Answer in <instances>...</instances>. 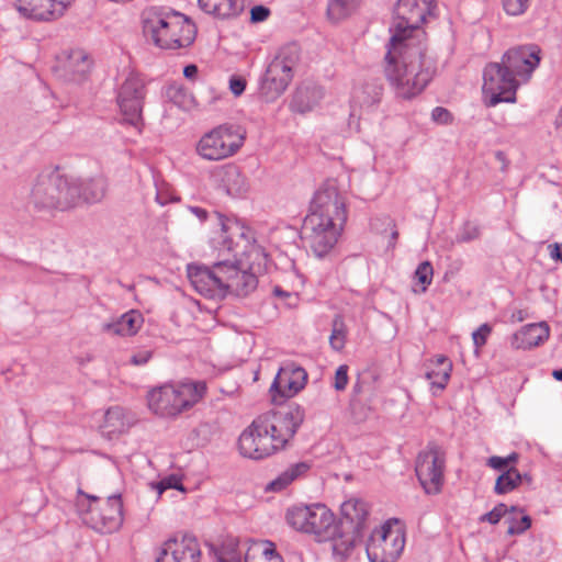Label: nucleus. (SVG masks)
<instances>
[{
	"instance_id": "f257e3e1",
	"label": "nucleus",
	"mask_w": 562,
	"mask_h": 562,
	"mask_svg": "<svg viewBox=\"0 0 562 562\" xmlns=\"http://www.w3.org/2000/svg\"><path fill=\"white\" fill-rule=\"evenodd\" d=\"M435 0H398L394 9L391 38L384 57V75L395 94L412 99L431 81L436 64L423 43L414 42L427 16H434Z\"/></svg>"
},
{
	"instance_id": "f03ea898",
	"label": "nucleus",
	"mask_w": 562,
	"mask_h": 562,
	"mask_svg": "<svg viewBox=\"0 0 562 562\" xmlns=\"http://www.w3.org/2000/svg\"><path fill=\"white\" fill-rule=\"evenodd\" d=\"M347 217L345 198L335 184L326 183L315 193L303 229L317 257L326 256L335 247Z\"/></svg>"
},
{
	"instance_id": "7ed1b4c3",
	"label": "nucleus",
	"mask_w": 562,
	"mask_h": 562,
	"mask_svg": "<svg viewBox=\"0 0 562 562\" xmlns=\"http://www.w3.org/2000/svg\"><path fill=\"white\" fill-rule=\"evenodd\" d=\"M235 235L240 238L244 237L243 228L239 227L238 224L222 223V248L218 249L220 254L222 256H224L225 252L228 255L232 254L234 258V261L228 257L222 259L221 282L223 296L228 293L236 296H247L251 293L258 284L256 272L259 271L261 265H265L267 261V254H265L263 249L252 245L246 254L249 259L254 257L258 262L256 263L255 260H251L247 269H245L243 262L236 259L238 255V243L234 241Z\"/></svg>"
},
{
	"instance_id": "20e7f679",
	"label": "nucleus",
	"mask_w": 562,
	"mask_h": 562,
	"mask_svg": "<svg viewBox=\"0 0 562 562\" xmlns=\"http://www.w3.org/2000/svg\"><path fill=\"white\" fill-rule=\"evenodd\" d=\"M143 32L159 48L180 49L195 40L196 27L184 15L172 12H151L143 20Z\"/></svg>"
},
{
	"instance_id": "39448f33",
	"label": "nucleus",
	"mask_w": 562,
	"mask_h": 562,
	"mask_svg": "<svg viewBox=\"0 0 562 562\" xmlns=\"http://www.w3.org/2000/svg\"><path fill=\"white\" fill-rule=\"evenodd\" d=\"M305 418V411L297 404L283 411H270L252 420V430L260 434L262 446L272 456L282 450L294 437Z\"/></svg>"
},
{
	"instance_id": "423d86ee",
	"label": "nucleus",
	"mask_w": 562,
	"mask_h": 562,
	"mask_svg": "<svg viewBox=\"0 0 562 562\" xmlns=\"http://www.w3.org/2000/svg\"><path fill=\"white\" fill-rule=\"evenodd\" d=\"M206 390L204 381L165 384L148 392V407L158 416L175 417L199 403L206 394Z\"/></svg>"
},
{
	"instance_id": "0eeeda50",
	"label": "nucleus",
	"mask_w": 562,
	"mask_h": 562,
	"mask_svg": "<svg viewBox=\"0 0 562 562\" xmlns=\"http://www.w3.org/2000/svg\"><path fill=\"white\" fill-rule=\"evenodd\" d=\"M76 178L57 171L37 177L31 190V203L37 210L67 211L79 203Z\"/></svg>"
},
{
	"instance_id": "6e6552de",
	"label": "nucleus",
	"mask_w": 562,
	"mask_h": 562,
	"mask_svg": "<svg viewBox=\"0 0 562 562\" xmlns=\"http://www.w3.org/2000/svg\"><path fill=\"white\" fill-rule=\"evenodd\" d=\"M286 522L296 531L314 535L319 542H326L336 532L337 519L324 504H297L288 508Z\"/></svg>"
},
{
	"instance_id": "1a4fd4ad",
	"label": "nucleus",
	"mask_w": 562,
	"mask_h": 562,
	"mask_svg": "<svg viewBox=\"0 0 562 562\" xmlns=\"http://www.w3.org/2000/svg\"><path fill=\"white\" fill-rule=\"evenodd\" d=\"M79 493L89 501L87 509H82L83 503L78 501V508L85 524L98 532L112 533L117 531L123 524V503L121 495L108 496L100 502L99 497Z\"/></svg>"
},
{
	"instance_id": "9d476101",
	"label": "nucleus",
	"mask_w": 562,
	"mask_h": 562,
	"mask_svg": "<svg viewBox=\"0 0 562 562\" xmlns=\"http://www.w3.org/2000/svg\"><path fill=\"white\" fill-rule=\"evenodd\" d=\"M244 140L245 133L239 126L223 124L201 137L196 151L203 159L222 160L237 153Z\"/></svg>"
},
{
	"instance_id": "9b49d317",
	"label": "nucleus",
	"mask_w": 562,
	"mask_h": 562,
	"mask_svg": "<svg viewBox=\"0 0 562 562\" xmlns=\"http://www.w3.org/2000/svg\"><path fill=\"white\" fill-rule=\"evenodd\" d=\"M518 87V80L502 61L490 63L485 66L483 70V92L490 95L488 105L515 102Z\"/></svg>"
},
{
	"instance_id": "f8f14e48",
	"label": "nucleus",
	"mask_w": 562,
	"mask_h": 562,
	"mask_svg": "<svg viewBox=\"0 0 562 562\" xmlns=\"http://www.w3.org/2000/svg\"><path fill=\"white\" fill-rule=\"evenodd\" d=\"M404 547V532L394 529L390 524H384L372 531L366 551L370 562H395Z\"/></svg>"
},
{
	"instance_id": "ddd939ff",
	"label": "nucleus",
	"mask_w": 562,
	"mask_h": 562,
	"mask_svg": "<svg viewBox=\"0 0 562 562\" xmlns=\"http://www.w3.org/2000/svg\"><path fill=\"white\" fill-rule=\"evenodd\" d=\"M445 458L440 448L429 443L416 460V475L427 494H437L441 491L443 482Z\"/></svg>"
},
{
	"instance_id": "4468645a",
	"label": "nucleus",
	"mask_w": 562,
	"mask_h": 562,
	"mask_svg": "<svg viewBox=\"0 0 562 562\" xmlns=\"http://www.w3.org/2000/svg\"><path fill=\"white\" fill-rule=\"evenodd\" d=\"M145 95V83L139 76L134 74L125 79L119 90L117 104L121 113L124 120L133 126H137L142 121Z\"/></svg>"
},
{
	"instance_id": "2eb2a0df",
	"label": "nucleus",
	"mask_w": 562,
	"mask_h": 562,
	"mask_svg": "<svg viewBox=\"0 0 562 562\" xmlns=\"http://www.w3.org/2000/svg\"><path fill=\"white\" fill-rule=\"evenodd\" d=\"M200 544L196 538L190 535L165 541L156 558V562H200Z\"/></svg>"
},
{
	"instance_id": "dca6fc26",
	"label": "nucleus",
	"mask_w": 562,
	"mask_h": 562,
	"mask_svg": "<svg viewBox=\"0 0 562 562\" xmlns=\"http://www.w3.org/2000/svg\"><path fill=\"white\" fill-rule=\"evenodd\" d=\"M501 61L516 79L529 78L540 63V48L536 45L510 48L504 53Z\"/></svg>"
},
{
	"instance_id": "f3484780",
	"label": "nucleus",
	"mask_w": 562,
	"mask_h": 562,
	"mask_svg": "<svg viewBox=\"0 0 562 562\" xmlns=\"http://www.w3.org/2000/svg\"><path fill=\"white\" fill-rule=\"evenodd\" d=\"M74 0H16V10L27 19L49 21L61 16Z\"/></svg>"
},
{
	"instance_id": "a211bd4d",
	"label": "nucleus",
	"mask_w": 562,
	"mask_h": 562,
	"mask_svg": "<svg viewBox=\"0 0 562 562\" xmlns=\"http://www.w3.org/2000/svg\"><path fill=\"white\" fill-rule=\"evenodd\" d=\"M222 260L212 268L189 266L188 277L194 289L206 296L222 295Z\"/></svg>"
},
{
	"instance_id": "6ab92c4d",
	"label": "nucleus",
	"mask_w": 562,
	"mask_h": 562,
	"mask_svg": "<svg viewBox=\"0 0 562 562\" xmlns=\"http://www.w3.org/2000/svg\"><path fill=\"white\" fill-rule=\"evenodd\" d=\"M306 380L307 373L303 368L288 363L279 369L271 391L282 397H292L305 386Z\"/></svg>"
},
{
	"instance_id": "aec40b11",
	"label": "nucleus",
	"mask_w": 562,
	"mask_h": 562,
	"mask_svg": "<svg viewBox=\"0 0 562 562\" xmlns=\"http://www.w3.org/2000/svg\"><path fill=\"white\" fill-rule=\"evenodd\" d=\"M91 69V60L82 49L70 50L58 66L60 77L66 81L80 83L85 81Z\"/></svg>"
},
{
	"instance_id": "412c9836",
	"label": "nucleus",
	"mask_w": 562,
	"mask_h": 562,
	"mask_svg": "<svg viewBox=\"0 0 562 562\" xmlns=\"http://www.w3.org/2000/svg\"><path fill=\"white\" fill-rule=\"evenodd\" d=\"M324 91L322 87L314 82H303L294 91L290 102V110L295 113L304 114L312 111L323 99Z\"/></svg>"
},
{
	"instance_id": "4be33fe9",
	"label": "nucleus",
	"mask_w": 562,
	"mask_h": 562,
	"mask_svg": "<svg viewBox=\"0 0 562 562\" xmlns=\"http://www.w3.org/2000/svg\"><path fill=\"white\" fill-rule=\"evenodd\" d=\"M550 334L546 322L528 324L512 336L510 345L514 349H531L543 344Z\"/></svg>"
},
{
	"instance_id": "5701e85b",
	"label": "nucleus",
	"mask_w": 562,
	"mask_h": 562,
	"mask_svg": "<svg viewBox=\"0 0 562 562\" xmlns=\"http://www.w3.org/2000/svg\"><path fill=\"white\" fill-rule=\"evenodd\" d=\"M143 323L144 317L140 312L131 310L115 321L103 324L102 330L111 335L128 337L136 335L142 328Z\"/></svg>"
},
{
	"instance_id": "b1692460",
	"label": "nucleus",
	"mask_w": 562,
	"mask_h": 562,
	"mask_svg": "<svg viewBox=\"0 0 562 562\" xmlns=\"http://www.w3.org/2000/svg\"><path fill=\"white\" fill-rule=\"evenodd\" d=\"M293 79V75L281 72L279 68L269 64L261 81V93L267 101H273L280 97Z\"/></svg>"
},
{
	"instance_id": "393cba45",
	"label": "nucleus",
	"mask_w": 562,
	"mask_h": 562,
	"mask_svg": "<svg viewBox=\"0 0 562 562\" xmlns=\"http://www.w3.org/2000/svg\"><path fill=\"white\" fill-rule=\"evenodd\" d=\"M207 14L222 20L237 18L245 9V0H198Z\"/></svg>"
},
{
	"instance_id": "a878e982",
	"label": "nucleus",
	"mask_w": 562,
	"mask_h": 562,
	"mask_svg": "<svg viewBox=\"0 0 562 562\" xmlns=\"http://www.w3.org/2000/svg\"><path fill=\"white\" fill-rule=\"evenodd\" d=\"M451 371L452 362L446 356L439 355L434 360H429L426 379L430 381L434 394L447 386Z\"/></svg>"
},
{
	"instance_id": "bb28decb",
	"label": "nucleus",
	"mask_w": 562,
	"mask_h": 562,
	"mask_svg": "<svg viewBox=\"0 0 562 562\" xmlns=\"http://www.w3.org/2000/svg\"><path fill=\"white\" fill-rule=\"evenodd\" d=\"M238 450L244 458L252 460H262L269 457L262 446L260 434L252 430V423L240 434Z\"/></svg>"
},
{
	"instance_id": "cd10ccee",
	"label": "nucleus",
	"mask_w": 562,
	"mask_h": 562,
	"mask_svg": "<svg viewBox=\"0 0 562 562\" xmlns=\"http://www.w3.org/2000/svg\"><path fill=\"white\" fill-rule=\"evenodd\" d=\"M356 533L352 530L347 531L344 521L336 522L335 536L327 541H331L333 555L338 562L346 561L355 549Z\"/></svg>"
},
{
	"instance_id": "c85d7f7f",
	"label": "nucleus",
	"mask_w": 562,
	"mask_h": 562,
	"mask_svg": "<svg viewBox=\"0 0 562 562\" xmlns=\"http://www.w3.org/2000/svg\"><path fill=\"white\" fill-rule=\"evenodd\" d=\"M246 543L245 562H283L282 557L276 551L273 542L248 539Z\"/></svg>"
},
{
	"instance_id": "c756f323",
	"label": "nucleus",
	"mask_w": 562,
	"mask_h": 562,
	"mask_svg": "<svg viewBox=\"0 0 562 562\" xmlns=\"http://www.w3.org/2000/svg\"><path fill=\"white\" fill-rule=\"evenodd\" d=\"M77 188L79 190V201L83 200L89 203L101 201L106 193L108 181L102 175L91 178H76Z\"/></svg>"
},
{
	"instance_id": "7c9ffc66",
	"label": "nucleus",
	"mask_w": 562,
	"mask_h": 562,
	"mask_svg": "<svg viewBox=\"0 0 562 562\" xmlns=\"http://www.w3.org/2000/svg\"><path fill=\"white\" fill-rule=\"evenodd\" d=\"M341 515L350 525L353 532H360L369 515L368 504L358 498H351L341 504Z\"/></svg>"
},
{
	"instance_id": "2f4dec72",
	"label": "nucleus",
	"mask_w": 562,
	"mask_h": 562,
	"mask_svg": "<svg viewBox=\"0 0 562 562\" xmlns=\"http://www.w3.org/2000/svg\"><path fill=\"white\" fill-rule=\"evenodd\" d=\"M310 470L311 463L307 461L292 463L268 484L267 490L280 492L288 487L292 482L305 476Z\"/></svg>"
},
{
	"instance_id": "473e14b6",
	"label": "nucleus",
	"mask_w": 562,
	"mask_h": 562,
	"mask_svg": "<svg viewBox=\"0 0 562 562\" xmlns=\"http://www.w3.org/2000/svg\"><path fill=\"white\" fill-rule=\"evenodd\" d=\"M128 427L125 411L120 406L110 407L104 414L103 423L100 425L102 434L110 439L123 434Z\"/></svg>"
},
{
	"instance_id": "72a5a7b5",
	"label": "nucleus",
	"mask_w": 562,
	"mask_h": 562,
	"mask_svg": "<svg viewBox=\"0 0 562 562\" xmlns=\"http://www.w3.org/2000/svg\"><path fill=\"white\" fill-rule=\"evenodd\" d=\"M300 60V49L295 44L283 46L278 55L270 63L271 66L279 68L281 72L293 75V70Z\"/></svg>"
},
{
	"instance_id": "f704fd0d",
	"label": "nucleus",
	"mask_w": 562,
	"mask_h": 562,
	"mask_svg": "<svg viewBox=\"0 0 562 562\" xmlns=\"http://www.w3.org/2000/svg\"><path fill=\"white\" fill-rule=\"evenodd\" d=\"M222 181L227 194L232 196L243 195L248 190L246 177L235 166H229L225 169Z\"/></svg>"
},
{
	"instance_id": "c9c22d12",
	"label": "nucleus",
	"mask_w": 562,
	"mask_h": 562,
	"mask_svg": "<svg viewBox=\"0 0 562 562\" xmlns=\"http://www.w3.org/2000/svg\"><path fill=\"white\" fill-rule=\"evenodd\" d=\"M382 91L383 88L380 82H366L361 88L355 91L353 100L361 108H371L380 102Z\"/></svg>"
},
{
	"instance_id": "e433bc0d",
	"label": "nucleus",
	"mask_w": 562,
	"mask_h": 562,
	"mask_svg": "<svg viewBox=\"0 0 562 562\" xmlns=\"http://www.w3.org/2000/svg\"><path fill=\"white\" fill-rule=\"evenodd\" d=\"M357 8V0H327L326 15L333 23L350 16Z\"/></svg>"
},
{
	"instance_id": "4c0bfd02",
	"label": "nucleus",
	"mask_w": 562,
	"mask_h": 562,
	"mask_svg": "<svg viewBox=\"0 0 562 562\" xmlns=\"http://www.w3.org/2000/svg\"><path fill=\"white\" fill-rule=\"evenodd\" d=\"M522 482V475L516 467H509L496 479L494 493L504 495L516 490Z\"/></svg>"
},
{
	"instance_id": "58836bf2",
	"label": "nucleus",
	"mask_w": 562,
	"mask_h": 562,
	"mask_svg": "<svg viewBox=\"0 0 562 562\" xmlns=\"http://www.w3.org/2000/svg\"><path fill=\"white\" fill-rule=\"evenodd\" d=\"M214 554L217 562H241L238 538L227 536L221 547L214 550Z\"/></svg>"
},
{
	"instance_id": "ea45409f",
	"label": "nucleus",
	"mask_w": 562,
	"mask_h": 562,
	"mask_svg": "<svg viewBox=\"0 0 562 562\" xmlns=\"http://www.w3.org/2000/svg\"><path fill=\"white\" fill-rule=\"evenodd\" d=\"M347 328L341 315H335L331 322V334L329 336V345L336 350L340 351L346 345Z\"/></svg>"
},
{
	"instance_id": "a19ab883",
	"label": "nucleus",
	"mask_w": 562,
	"mask_h": 562,
	"mask_svg": "<svg viewBox=\"0 0 562 562\" xmlns=\"http://www.w3.org/2000/svg\"><path fill=\"white\" fill-rule=\"evenodd\" d=\"M167 97L172 103L183 109H189L193 102V97L186 88L179 85L169 86Z\"/></svg>"
},
{
	"instance_id": "79ce46f5",
	"label": "nucleus",
	"mask_w": 562,
	"mask_h": 562,
	"mask_svg": "<svg viewBox=\"0 0 562 562\" xmlns=\"http://www.w3.org/2000/svg\"><path fill=\"white\" fill-rule=\"evenodd\" d=\"M517 510L522 513V509H519L517 506L508 508L504 503H499L491 512L482 515L480 520L487 521L491 525H496L506 514H512Z\"/></svg>"
},
{
	"instance_id": "37998d69",
	"label": "nucleus",
	"mask_w": 562,
	"mask_h": 562,
	"mask_svg": "<svg viewBox=\"0 0 562 562\" xmlns=\"http://www.w3.org/2000/svg\"><path fill=\"white\" fill-rule=\"evenodd\" d=\"M507 522L509 524L507 535H521L530 528L531 518L528 515H522L520 519H517L516 517H508Z\"/></svg>"
},
{
	"instance_id": "c03bdc74",
	"label": "nucleus",
	"mask_w": 562,
	"mask_h": 562,
	"mask_svg": "<svg viewBox=\"0 0 562 562\" xmlns=\"http://www.w3.org/2000/svg\"><path fill=\"white\" fill-rule=\"evenodd\" d=\"M434 269L429 261H424L418 265L415 271V278L423 285V291L431 283L432 281Z\"/></svg>"
},
{
	"instance_id": "a18cd8bd",
	"label": "nucleus",
	"mask_w": 562,
	"mask_h": 562,
	"mask_svg": "<svg viewBox=\"0 0 562 562\" xmlns=\"http://www.w3.org/2000/svg\"><path fill=\"white\" fill-rule=\"evenodd\" d=\"M480 237V228L473 223H465L457 235L456 240L458 243H469Z\"/></svg>"
},
{
	"instance_id": "49530a36",
	"label": "nucleus",
	"mask_w": 562,
	"mask_h": 562,
	"mask_svg": "<svg viewBox=\"0 0 562 562\" xmlns=\"http://www.w3.org/2000/svg\"><path fill=\"white\" fill-rule=\"evenodd\" d=\"M529 0H503V8L509 15H520L528 9Z\"/></svg>"
},
{
	"instance_id": "de8ad7c7",
	"label": "nucleus",
	"mask_w": 562,
	"mask_h": 562,
	"mask_svg": "<svg viewBox=\"0 0 562 562\" xmlns=\"http://www.w3.org/2000/svg\"><path fill=\"white\" fill-rule=\"evenodd\" d=\"M491 331L492 327L488 324H482L475 331H473L472 339L476 348H481L486 344Z\"/></svg>"
},
{
	"instance_id": "09e8293b",
	"label": "nucleus",
	"mask_w": 562,
	"mask_h": 562,
	"mask_svg": "<svg viewBox=\"0 0 562 562\" xmlns=\"http://www.w3.org/2000/svg\"><path fill=\"white\" fill-rule=\"evenodd\" d=\"M348 384V366L341 364L335 373L334 387L336 391H344Z\"/></svg>"
},
{
	"instance_id": "8fccbe9b",
	"label": "nucleus",
	"mask_w": 562,
	"mask_h": 562,
	"mask_svg": "<svg viewBox=\"0 0 562 562\" xmlns=\"http://www.w3.org/2000/svg\"><path fill=\"white\" fill-rule=\"evenodd\" d=\"M431 119L438 124H450L452 122V114L442 106H436L431 112Z\"/></svg>"
},
{
	"instance_id": "3c124183",
	"label": "nucleus",
	"mask_w": 562,
	"mask_h": 562,
	"mask_svg": "<svg viewBox=\"0 0 562 562\" xmlns=\"http://www.w3.org/2000/svg\"><path fill=\"white\" fill-rule=\"evenodd\" d=\"M270 15L269 8L265 5H255L250 10V21L252 23H259L266 21Z\"/></svg>"
},
{
	"instance_id": "603ef678",
	"label": "nucleus",
	"mask_w": 562,
	"mask_h": 562,
	"mask_svg": "<svg viewBox=\"0 0 562 562\" xmlns=\"http://www.w3.org/2000/svg\"><path fill=\"white\" fill-rule=\"evenodd\" d=\"M486 465L498 471H505L506 469L509 468L506 458L498 456L490 457L486 461Z\"/></svg>"
},
{
	"instance_id": "864d4df0",
	"label": "nucleus",
	"mask_w": 562,
	"mask_h": 562,
	"mask_svg": "<svg viewBox=\"0 0 562 562\" xmlns=\"http://www.w3.org/2000/svg\"><path fill=\"white\" fill-rule=\"evenodd\" d=\"M246 88V81L243 78L233 77L229 80V89L236 97L240 95Z\"/></svg>"
},
{
	"instance_id": "5fc2aeb1",
	"label": "nucleus",
	"mask_w": 562,
	"mask_h": 562,
	"mask_svg": "<svg viewBox=\"0 0 562 562\" xmlns=\"http://www.w3.org/2000/svg\"><path fill=\"white\" fill-rule=\"evenodd\" d=\"M156 487H157V491H158L159 495L162 494V492L168 490V488H179V490H182L181 486H178L177 480L175 477H172V476L161 480L159 483H157Z\"/></svg>"
},
{
	"instance_id": "6e6d98bb",
	"label": "nucleus",
	"mask_w": 562,
	"mask_h": 562,
	"mask_svg": "<svg viewBox=\"0 0 562 562\" xmlns=\"http://www.w3.org/2000/svg\"><path fill=\"white\" fill-rule=\"evenodd\" d=\"M150 358H151V351L143 350V351H138L137 353L133 355L131 361H132V363H134L136 366H143V364H146Z\"/></svg>"
},
{
	"instance_id": "4d7b16f0",
	"label": "nucleus",
	"mask_w": 562,
	"mask_h": 562,
	"mask_svg": "<svg viewBox=\"0 0 562 562\" xmlns=\"http://www.w3.org/2000/svg\"><path fill=\"white\" fill-rule=\"evenodd\" d=\"M550 257L554 260H559L562 262V244L554 243L549 245Z\"/></svg>"
},
{
	"instance_id": "13d9d810",
	"label": "nucleus",
	"mask_w": 562,
	"mask_h": 562,
	"mask_svg": "<svg viewBox=\"0 0 562 562\" xmlns=\"http://www.w3.org/2000/svg\"><path fill=\"white\" fill-rule=\"evenodd\" d=\"M189 212L195 215L200 222H204L207 220L209 213L205 209L200 206H188Z\"/></svg>"
},
{
	"instance_id": "bf43d9fd",
	"label": "nucleus",
	"mask_w": 562,
	"mask_h": 562,
	"mask_svg": "<svg viewBox=\"0 0 562 562\" xmlns=\"http://www.w3.org/2000/svg\"><path fill=\"white\" fill-rule=\"evenodd\" d=\"M198 75V67L193 64L188 65L183 69V76L188 79H194Z\"/></svg>"
},
{
	"instance_id": "052dcab7",
	"label": "nucleus",
	"mask_w": 562,
	"mask_h": 562,
	"mask_svg": "<svg viewBox=\"0 0 562 562\" xmlns=\"http://www.w3.org/2000/svg\"><path fill=\"white\" fill-rule=\"evenodd\" d=\"M506 458L508 467H514L519 460V454L517 452H512Z\"/></svg>"
},
{
	"instance_id": "680f3d73",
	"label": "nucleus",
	"mask_w": 562,
	"mask_h": 562,
	"mask_svg": "<svg viewBox=\"0 0 562 562\" xmlns=\"http://www.w3.org/2000/svg\"><path fill=\"white\" fill-rule=\"evenodd\" d=\"M273 294L276 296H279V297H288V296H290V293L284 291V290H282L280 286H274L273 288Z\"/></svg>"
},
{
	"instance_id": "e2e57ef3",
	"label": "nucleus",
	"mask_w": 562,
	"mask_h": 562,
	"mask_svg": "<svg viewBox=\"0 0 562 562\" xmlns=\"http://www.w3.org/2000/svg\"><path fill=\"white\" fill-rule=\"evenodd\" d=\"M552 375L555 380L558 381H562V369H559V370H554L552 372Z\"/></svg>"
},
{
	"instance_id": "0e129e2a",
	"label": "nucleus",
	"mask_w": 562,
	"mask_h": 562,
	"mask_svg": "<svg viewBox=\"0 0 562 562\" xmlns=\"http://www.w3.org/2000/svg\"><path fill=\"white\" fill-rule=\"evenodd\" d=\"M397 237H398L397 231H393L392 234H391V239H392V244L393 245L395 244Z\"/></svg>"
},
{
	"instance_id": "69168bd1",
	"label": "nucleus",
	"mask_w": 562,
	"mask_h": 562,
	"mask_svg": "<svg viewBox=\"0 0 562 562\" xmlns=\"http://www.w3.org/2000/svg\"><path fill=\"white\" fill-rule=\"evenodd\" d=\"M418 33H419V30L413 34V36H414V42H415V43H418V42H420V43H422V41L417 38ZM420 34H424V31H420Z\"/></svg>"
},
{
	"instance_id": "338daca9",
	"label": "nucleus",
	"mask_w": 562,
	"mask_h": 562,
	"mask_svg": "<svg viewBox=\"0 0 562 562\" xmlns=\"http://www.w3.org/2000/svg\"><path fill=\"white\" fill-rule=\"evenodd\" d=\"M522 475V481L526 480L528 483L531 482V477L529 474L525 473V474H521Z\"/></svg>"
},
{
	"instance_id": "774afa93",
	"label": "nucleus",
	"mask_w": 562,
	"mask_h": 562,
	"mask_svg": "<svg viewBox=\"0 0 562 562\" xmlns=\"http://www.w3.org/2000/svg\"><path fill=\"white\" fill-rule=\"evenodd\" d=\"M156 200H157V202H158L159 204H161V205H164V204L166 203V201H165V200H162V199L160 198V195H159V194H157Z\"/></svg>"
}]
</instances>
